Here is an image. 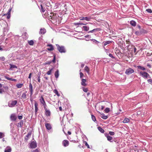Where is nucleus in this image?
Instances as JSON below:
<instances>
[{"mask_svg":"<svg viewBox=\"0 0 152 152\" xmlns=\"http://www.w3.org/2000/svg\"><path fill=\"white\" fill-rule=\"evenodd\" d=\"M57 49L58 51L61 53H65L66 50L64 46L62 45H60L58 44H56Z\"/></svg>","mask_w":152,"mask_h":152,"instance_id":"1","label":"nucleus"},{"mask_svg":"<svg viewBox=\"0 0 152 152\" xmlns=\"http://www.w3.org/2000/svg\"><path fill=\"white\" fill-rule=\"evenodd\" d=\"M147 33V31L143 29L142 28L140 29V31H137L135 32V34L137 36H140L142 34H145Z\"/></svg>","mask_w":152,"mask_h":152,"instance_id":"2","label":"nucleus"},{"mask_svg":"<svg viewBox=\"0 0 152 152\" xmlns=\"http://www.w3.org/2000/svg\"><path fill=\"white\" fill-rule=\"evenodd\" d=\"M139 74L143 78H150V76L149 74L145 72L140 71L139 72Z\"/></svg>","mask_w":152,"mask_h":152,"instance_id":"3","label":"nucleus"},{"mask_svg":"<svg viewBox=\"0 0 152 152\" xmlns=\"http://www.w3.org/2000/svg\"><path fill=\"white\" fill-rule=\"evenodd\" d=\"M17 103V100H12L10 101L8 103V106L10 107H14Z\"/></svg>","mask_w":152,"mask_h":152,"instance_id":"4","label":"nucleus"},{"mask_svg":"<svg viewBox=\"0 0 152 152\" xmlns=\"http://www.w3.org/2000/svg\"><path fill=\"white\" fill-rule=\"evenodd\" d=\"M39 100L41 104H42L43 106L44 109L48 108L42 96H41Z\"/></svg>","mask_w":152,"mask_h":152,"instance_id":"5","label":"nucleus"},{"mask_svg":"<svg viewBox=\"0 0 152 152\" xmlns=\"http://www.w3.org/2000/svg\"><path fill=\"white\" fill-rule=\"evenodd\" d=\"M134 72V70L133 69L129 68L127 69L125 72V73L127 75H130Z\"/></svg>","mask_w":152,"mask_h":152,"instance_id":"6","label":"nucleus"},{"mask_svg":"<svg viewBox=\"0 0 152 152\" xmlns=\"http://www.w3.org/2000/svg\"><path fill=\"white\" fill-rule=\"evenodd\" d=\"M91 17H80L79 19L81 20H86L87 21H89L91 19Z\"/></svg>","mask_w":152,"mask_h":152,"instance_id":"7","label":"nucleus"},{"mask_svg":"<svg viewBox=\"0 0 152 152\" xmlns=\"http://www.w3.org/2000/svg\"><path fill=\"white\" fill-rule=\"evenodd\" d=\"M30 146L32 148H36L37 146V144L35 141H32L30 144Z\"/></svg>","mask_w":152,"mask_h":152,"instance_id":"8","label":"nucleus"},{"mask_svg":"<svg viewBox=\"0 0 152 152\" xmlns=\"http://www.w3.org/2000/svg\"><path fill=\"white\" fill-rule=\"evenodd\" d=\"M105 135L107 138L108 140L110 141V142H112L113 141V137L110 136L108 134H105Z\"/></svg>","mask_w":152,"mask_h":152,"instance_id":"9","label":"nucleus"},{"mask_svg":"<svg viewBox=\"0 0 152 152\" xmlns=\"http://www.w3.org/2000/svg\"><path fill=\"white\" fill-rule=\"evenodd\" d=\"M5 90L3 88H0V94H3L5 93L6 91V90H7L8 89V87H4Z\"/></svg>","mask_w":152,"mask_h":152,"instance_id":"10","label":"nucleus"},{"mask_svg":"<svg viewBox=\"0 0 152 152\" xmlns=\"http://www.w3.org/2000/svg\"><path fill=\"white\" fill-rule=\"evenodd\" d=\"M45 114L47 116H49L50 115L51 113L50 110L48 108L45 109Z\"/></svg>","mask_w":152,"mask_h":152,"instance_id":"11","label":"nucleus"},{"mask_svg":"<svg viewBox=\"0 0 152 152\" xmlns=\"http://www.w3.org/2000/svg\"><path fill=\"white\" fill-rule=\"evenodd\" d=\"M38 104L36 102H35L34 103V106H35V113L36 114L38 111Z\"/></svg>","mask_w":152,"mask_h":152,"instance_id":"12","label":"nucleus"},{"mask_svg":"<svg viewBox=\"0 0 152 152\" xmlns=\"http://www.w3.org/2000/svg\"><path fill=\"white\" fill-rule=\"evenodd\" d=\"M62 144L64 146L66 147L69 145V142L68 140H64L63 141Z\"/></svg>","mask_w":152,"mask_h":152,"instance_id":"13","label":"nucleus"},{"mask_svg":"<svg viewBox=\"0 0 152 152\" xmlns=\"http://www.w3.org/2000/svg\"><path fill=\"white\" fill-rule=\"evenodd\" d=\"M47 47H49V48H47V49L49 51H52L53 50V47L52 45L51 44L48 45Z\"/></svg>","mask_w":152,"mask_h":152,"instance_id":"14","label":"nucleus"},{"mask_svg":"<svg viewBox=\"0 0 152 152\" xmlns=\"http://www.w3.org/2000/svg\"><path fill=\"white\" fill-rule=\"evenodd\" d=\"M45 126L47 129L48 130H50L52 128L51 125L49 123H46L45 124Z\"/></svg>","mask_w":152,"mask_h":152,"instance_id":"15","label":"nucleus"},{"mask_svg":"<svg viewBox=\"0 0 152 152\" xmlns=\"http://www.w3.org/2000/svg\"><path fill=\"white\" fill-rule=\"evenodd\" d=\"M10 118L13 121H15L16 119V117L15 114H12L11 115Z\"/></svg>","mask_w":152,"mask_h":152,"instance_id":"16","label":"nucleus"},{"mask_svg":"<svg viewBox=\"0 0 152 152\" xmlns=\"http://www.w3.org/2000/svg\"><path fill=\"white\" fill-rule=\"evenodd\" d=\"M136 67L137 68V69L143 71H145L146 69L145 67L141 66H137Z\"/></svg>","mask_w":152,"mask_h":152,"instance_id":"17","label":"nucleus"},{"mask_svg":"<svg viewBox=\"0 0 152 152\" xmlns=\"http://www.w3.org/2000/svg\"><path fill=\"white\" fill-rule=\"evenodd\" d=\"M83 30L86 31H88L89 29V27L88 26H84L83 27Z\"/></svg>","mask_w":152,"mask_h":152,"instance_id":"18","label":"nucleus"},{"mask_svg":"<svg viewBox=\"0 0 152 152\" xmlns=\"http://www.w3.org/2000/svg\"><path fill=\"white\" fill-rule=\"evenodd\" d=\"M46 32V30L45 28H41L40 29V31L39 32V34H44Z\"/></svg>","mask_w":152,"mask_h":152,"instance_id":"19","label":"nucleus"},{"mask_svg":"<svg viewBox=\"0 0 152 152\" xmlns=\"http://www.w3.org/2000/svg\"><path fill=\"white\" fill-rule=\"evenodd\" d=\"M112 42V41H106L104 42H103V46H105L107 44H110Z\"/></svg>","mask_w":152,"mask_h":152,"instance_id":"20","label":"nucleus"},{"mask_svg":"<svg viewBox=\"0 0 152 152\" xmlns=\"http://www.w3.org/2000/svg\"><path fill=\"white\" fill-rule=\"evenodd\" d=\"M11 148L9 146L7 147L4 150V152H11Z\"/></svg>","mask_w":152,"mask_h":152,"instance_id":"21","label":"nucleus"},{"mask_svg":"<svg viewBox=\"0 0 152 152\" xmlns=\"http://www.w3.org/2000/svg\"><path fill=\"white\" fill-rule=\"evenodd\" d=\"M55 76L56 78H58L59 76V71L58 70H57L55 73Z\"/></svg>","mask_w":152,"mask_h":152,"instance_id":"22","label":"nucleus"},{"mask_svg":"<svg viewBox=\"0 0 152 152\" xmlns=\"http://www.w3.org/2000/svg\"><path fill=\"white\" fill-rule=\"evenodd\" d=\"M31 133H28L27 135L25 136V140H28V139L29 137H30L31 136Z\"/></svg>","mask_w":152,"mask_h":152,"instance_id":"23","label":"nucleus"},{"mask_svg":"<svg viewBox=\"0 0 152 152\" xmlns=\"http://www.w3.org/2000/svg\"><path fill=\"white\" fill-rule=\"evenodd\" d=\"M130 24L133 26H135L136 24V22L134 20H131L130 21Z\"/></svg>","mask_w":152,"mask_h":152,"instance_id":"24","label":"nucleus"},{"mask_svg":"<svg viewBox=\"0 0 152 152\" xmlns=\"http://www.w3.org/2000/svg\"><path fill=\"white\" fill-rule=\"evenodd\" d=\"M86 79H82L81 83V85L83 86H86Z\"/></svg>","mask_w":152,"mask_h":152,"instance_id":"25","label":"nucleus"},{"mask_svg":"<svg viewBox=\"0 0 152 152\" xmlns=\"http://www.w3.org/2000/svg\"><path fill=\"white\" fill-rule=\"evenodd\" d=\"M11 9H10L9 10H8V11L7 14V19H9L10 18V12L11 11Z\"/></svg>","mask_w":152,"mask_h":152,"instance_id":"26","label":"nucleus"},{"mask_svg":"<svg viewBox=\"0 0 152 152\" xmlns=\"http://www.w3.org/2000/svg\"><path fill=\"white\" fill-rule=\"evenodd\" d=\"M75 25L76 26H79V25H82L86 24V23H83L81 22H78V23H74Z\"/></svg>","mask_w":152,"mask_h":152,"instance_id":"27","label":"nucleus"},{"mask_svg":"<svg viewBox=\"0 0 152 152\" xmlns=\"http://www.w3.org/2000/svg\"><path fill=\"white\" fill-rule=\"evenodd\" d=\"M27 92L26 91L25 92L23 93L21 97L23 99L26 98V93Z\"/></svg>","mask_w":152,"mask_h":152,"instance_id":"28","label":"nucleus"},{"mask_svg":"<svg viewBox=\"0 0 152 152\" xmlns=\"http://www.w3.org/2000/svg\"><path fill=\"white\" fill-rule=\"evenodd\" d=\"M5 136V133L4 132H0V139L4 137Z\"/></svg>","mask_w":152,"mask_h":152,"instance_id":"29","label":"nucleus"},{"mask_svg":"<svg viewBox=\"0 0 152 152\" xmlns=\"http://www.w3.org/2000/svg\"><path fill=\"white\" fill-rule=\"evenodd\" d=\"M90 40L93 41L94 43L95 44H98L99 43V42L97 41L95 39H90Z\"/></svg>","mask_w":152,"mask_h":152,"instance_id":"30","label":"nucleus"},{"mask_svg":"<svg viewBox=\"0 0 152 152\" xmlns=\"http://www.w3.org/2000/svg\"><path fill=\"white\" fill-rule=\"evenodd\" d=\"M129 121V119L127 118H125L123 121V122L124 123H128Z\"/></svg>","mask_w":152,"mask_h":152,"instance_id":"31","label":"nucleus"},{"mask_svg":"<svg viewBox=\"0 0 152 152\" xmlns=\"http://www.w3.org/2000/svg\"><path fill=\"white\" fill-rule=\"evenodd\" d=\"M85 70L86 72L88 74H89L90 70L89 69L87 66H85Z\"/></svg>","mask_w":152,"mask_h":152,"instance_id":"32","label":"nucleus"},{"mask_svg":"<svg viewBox=\"0 0 152 152\" xmlns=\"http://www.w3.org/2000/svg\"><path fill=\"white\" fill-rule=\"evenodd\" d=\"M98 129L102 133H103L104 132V130L101 127H98Z\"/></svg>","mask_w":152,"mask_h":152,"instance_id":"33","label":"nucleus"},{"mask_svg":"<svg viewBox=\"0 0 152 152\" xmlns=\"http://www.w3.org/2000/svg\"><path fill=\"white\" fill-rule=\"evenodd\" d=\"M41 8L40 9V11L41 12H45V8H43L42 5L41 4L40 5Z\"/></svg>","mask_w":152,"mask_h":152,"instance_id":"34","label":"nucleus"},{"mask_svg":"<svg viewBox=\"0 0 152 152\" xmlns=\"http://www.w3.org/2000/svg\"><path fill=\"white\" fill-rule=\"evenodd\" d=\"M28 43L30 45H33L34 44V42L33 40H31L30 41H28Z\"/></svg>","mask_w":152,"mask_h":152,"instance_id":"35","label":"nucleus"},{"mask_svg":"<svg viewBox=\"0 0 152 152\" xmlns=\"http://www.w3.org/2000/svg\"><path fill=\"white\" fill-rule=\"evenodd\" d=\"M110 109L108 107L106 108L104 110V112L105 113H109L110 111Z\"/></svg>","mask_w":152,"mask_h":152,"instance_id":"36","label":"nucleus"},{"mask_svg":"<svg viewBox=\"0 0 152 152\" xmlns=\"http://www.w3.org/2000/svg\"><path fill=\"white\" fill-rule=\"evenodd\" d=\"M23 85V84H17L16 86L17 87V88H20L22 87Z\"/></svg>","mask_w":152,"mask_h":152,"instance_id":"37","label":"nucleus"},{"mask_svg":"<svg viewBox=\"0 0 152 152\" xmlns=\"http://www.w3.org/2000/svg\"><path fill=\"white\" fill-rule=\"evenodd\" d=\"M108 116L107 115H105L104 114H103V116L101 117V118L104 119H106L107 118Z\"/></svg>","mask_w":152,"mask_h":152,"instance_id":"38","label":"nucleus"},{"mask_svg":"<svg viewBox=\"0 0 152 152\" xmlns=\"http://www.w3.org/2000/svg\"><path fill=\"white\" fill-rule=\"evenodd\" d=\"M53 69V68H52L50 70L48 71L47 72V75H51L52 71Z\"/></svg>","mask_w":152,"mask_h":152,"instance_id":"39","label":"nucleus"},{"mask_svg":"<svg viewBox=\"0 0 152 152\" xmlns=\"http://www.w3.org/2000/svg\"><path fill=\"white\" fill-rule=\"evenodd\" d=\"M10 68L13 69V68H17V67L15 65L10 64Z\"/></svg>","mask_w":152,"mask_h":152,"instance_id":"40","label":"nucleus"},{"mask_svg":"<svg viewBox=\"0 0 152 152\" xmlns=\"http://www.w3.org/2000/svg\"><path fill=\"white\" fill-rule=\"evenodd\" d=\"M91 118L93 121H96L95 117L94 115H91Z\"/></svg>","mask_w":152,"mask_h":152,"instance_id":"41","label":"nucleus"},{"mask_svg":"<svg viewBox=\"0 0 152 152\" xmlns=\"http://www.w3.org/2000/svg\"><path fill=\"white\" fill-rule=\"evenodd\" d=\"M8 30V28L7 26L6 27H4V32L7 31Z\"/></svg>","mask_w":152,"mask_h":152,"instance_id":"42","label":"nucleus"},{"mask_svg":"<svg viewBox=\"0 0 152 152\" xmlns=\"http://www.w3.org/2000/svg\"><path fill=\"white\" fill-rule=\"evenodd\" d=\"M146 11L149 13H152V10L151 9H147L146 10Z\"/></svg>","mask_w":152,"mask_h":152,"instance_id":"43","label":"nucleus"},{"mask_svg":"<svg viewBox=\"0 0 152 152\" xmlns=\"http://www.w3.org/2000/svg\"><path fill=\"white\" fill-rule=\"evenodd\" d=\"M51 62H53L54 63H55L56 62V56L55 55L54 56L53 58V60L51 61Z\"/></svg>","mask_w":152,"mask_h":152,"instance_id":"44","label":"nucleus"},{"mask_svg":"<svg viewBox=\"0 0 152 152\" xmlns=\"http://www.w3.org/2000/svg\"><path fill=\"white\" fill-rule=\"evenodd\" d=\"M84 143L85 144V145L87 146V147L88 148H90L89 145H88V144L85 141L84 142Z\"/></svg>","mask_w":152,"mask_h":152,"instance_id":"45","label":"nucleus"},{"mask_svg":"<svg viewBox=\"0 0 152 152\" xmlns=\"http://www.w3.org/2000/svg\"><path fill=\"white\" fill-rule=\"evenodd\" d=\"M80 71H81V69H80V77L81 78L82 77H83L84 75H83V74L81 72H80Z\"/></svg>","mask_w":152,"mask_h":152,"instance_id":"46","label":"nucleus"},{"mask_svg":"<svg viewBox=\"0 0 152 152\" xmlns=\"http://www.w3.org/2000/svg\"><path fill=\"white\" fill-rule=\"evenodd\" d=\"M101 29L100 28H96L95 29H93V31H99L101 30Z\"/></svg>","mask_w":152,"mask_h":152,"instance_id":"47","label":"nucleus"},{"mask_svg":"<svg viewBox=\"0 0 152 152\" xmlns=\"http://www.w3.org/2000/svg\"><path fill=\"white\" fill-rule=\"evenodd\" d=\"M54 92L58 96H59V95L58 94V92L57 90L55 89L54 90Z\"/></svg>","mask_w":152,"mask_h":152,"instance_id":"48","label":"nucleus"},{"mask_svg":"<svg viewBox=\"0 0 152 152\" xmlns=\"http://www.w3.org/2000/svg\"><path fill=\"white\" fill-rule=\"evenodd\" d=\"M83 90L84 92H87V91H88V89L86 88H85L83 87Z\"/></svg>","mask_w":152,"mask_h":152,"instance_id":"49","label":"nucleus"},{"mask_svg":"<svg viewBox=\"0 0 152 152\" xmlns=\"http://www.w3.org/2000/svg\"><path fill=\"white\" fill-rule=\"evenodd\" d=\"M5 58L4 56L0 57V60L4 61L5 60Z\"/></svg>","mask_w":152,"mask_h":152,"instance_id":"50","label":"nucleus"},{"mask_svg":"<svg viewBox=\"0 0 152 152\" xmlns=\"http://www.w3.org/2000/svg\"><path fill=\"white\" fill-rule=\"evenodd\" d=\"M148 81L149 83L152 85V79H149L148 80Z\"/></svg>","mask_w":152,"mask_h":152,"instance_id":"51","label":"nucleus"},{"mask_svg":"<svg viewBox=\"0 0 152 152\" xmlns=\"http://www.w3.org/2000/svg\"><path fill=\"white\" fill-rule=\"evenodd\" d=\"M109 134L111 135H113L115 134V133L114 132H109Z\"/></svg>","mask_w":152,"mask_h":152,"instance_id":"52","label":"nucleus"},{"mask_svg":"<svg viewBox=\"0 0 152 152\" xmlns=\"http://www.w3.org/2000/svg\"><path fill=\"white\" fill-rule=\"evenodd\" d=\"M111 58H114V57L113 56L112 54H109L108 55Z\"/></svg>","mask_w":152,"mask_h":152,"instance_id":"53","label":"nucleus"},{"mask_svg":"<svg viewBox=\"0 0 152 152\" xmlns=\"http://www.w3.org/2000/svg\"><path fill=\"white\" fill-rule=\"evenodd\" d=\"M32 152H39V150L38 149L34 150Z\"/></svg>","mask_w":152,"mask_h":152,"instance_id":"54","label":"nucleus"},{"mask_svg":"<svg viewBox=\"0 0 152 152\" xmlns=\"http://www.w3.org/2000/svg\"><path fill=\"white\" fill-rule=\"evenodd\" d=\"M147 66L149 68H151V65L149 64L148 63L147 64Z\"/></svg>","mask_w":152,"mask_h":152,"instance_id":"55","label":"nucleus"},{"mask_svg":"<svg viewBox=\"0 0 152 152\" xmlns=\"http://www.w3.org/2000/svg\"><path fill=\"white\" fill-rule=\"evenodd\" d=\"M33 88V86L30 83L29 85V88Z\"/></svg>","mask_w":152,"mask_h":152,"instance_id":"56","label":"nucleus"},{"mask_svg":"<svg viewBox=\"0 0 152 152\" xmlns=\"http://www.w3.org/2000/svg\"><path fill=\"white\" fill-rule=\"evenodd\" d=\"M23 116L22 115H20L18 116V118L19 119H22Z\"/></svg>","mask_w":152,"mask_h":152,"instance_id":"57","label":"nucleus"},{"mask_svg":"<svg viewBox=\"0 0 152 152\" xmlns=\"http://www.w3.org/2000/svg\"><path fill=\"white\" fill-rule=\"evenodd\" d=\"M85 38H90L91 37V36H89V35H86L85 36Z\"/></svg>","mask_w":152,"mask_h":152,"instance_id":"58","label":"nucleus"},{"mask_svg":"<svg viewBox=\"0 0 152 152\" xmlns=\"http://www.w3.org/2000/svg\"><path fill=\"white\" fill-rule=\"evenodd\" d=\"M38 81L39 83H40V76H38Z\"/></svg>","mask_w":152,"mask_h":152,"instance_id":"59","label":"nucleus"},{"mask_svg":"<svg viewBox=\"0 0 152 152\" xmlns=\"http://www.w3.org/2000/svg\"><path fill=\"white\" fill-rule=\"evenodd\" d=\"M104 47L105 46H103V48L104 49L105 51L107 52V54H107V50L106 49H105V47Z\"/></svg>","mask_w":152,"mask_h":152,"instance_id":"60","label":"nucleus"},{"mask_svg":"<svg viewBox=\"0 0 152 152\" xmlns=\"http://www.w3.org/2000/svg\"><path fill=\"white\" fill-rule=\"evenodd\" d=\"M5 78L9 80H12V78H10L8 77H6Z\"/></svg>","mask_w":152,"mask_h":152,"instance_id":"61","label":"nucleus"},{"mask_svg":"<svg viewBox=\"0 0 152 152\" xmlns=\"http://www.w3.org/2000/svg\"><path fill=\"white\" fill-rule=\"evenodd\" d=\"M31 73H30L29 74L28 78L29 79H31Z\"/></svg>","mask_w":152,"mask_h":152,"instance_id":"62","label":"nucleus"},{"mask_svg":"<svg viewBox=\"0 0 152 152\" xmlns=\"http://www.w3.org/2000/svg\"><path fill=\"white\" fill-rule=\"evenodd\" d=\"M30 96L31 97V96H32L33 94V91H30Z\"/></svg>","mask_w":152,"mask_h":152,"instance_id":"63","label":"nucleus"},{"mask_svg":"<svg viewBox=\"0 0 152 152\" xmlns=\"http://www.w3.org/2000/svg\"><path fill=\"white\" fill-rule=\"evenodd\" d=\"M29 91H33V88H29Z\"/></svg>","mask_w":152,"mask_h":152,"instance_id":"64","label":"nucleus"}]
</instances>
